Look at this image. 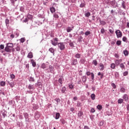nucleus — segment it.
Listing matches in <instances>:
<instances>
[{
  "instance_id": "f257e3e1",
  "label": "nucleus",
  "mask_w": 129,
  "mask_h": 129,
  "mask_svg": "<svg viewBox=\"0 0 129 129\" xmlns=\"http://www.w3.org/2000/svg\"><path fill=\"white\" fill-rule=\"evenodd\" d=\"M6 45L5 51L7 53H11L12 52V48L14 47V44L13 43H8L6 44Z\"/></svg>"
},
{
  "instance_id": "f03ea898",
  "label": "nucleus",
  "mask_w": 129,
  "mask_h": 129,
  "mask_svg": "<svg viewBox=\"0 0 129 129\" xmlns=\"http://www.w3.org/2000/svg\"><path fill=\"white\" fill-rule=\"evenodd\" d=\"M107 5H111L113 8H116L117 7V3L115 2V0H108Z\"/></svg>"
},
{
  "instance_id": "7ed1b4c3",
  "label": "nucleus",
  "mask_w": 129,
  "mask_h": 129,
  "mask_svg": "<svg viewBox=\"0 0 129 129\" xmlns=\"http://www.w3.org/2000/svg\"><path fill=\"white\" fill-rule=\"evenodd\" d=\"M57 45L58 48L61 50V51L62 50H64L65 49V45L64 44V43L63 42H59L57 43Z\"/></svg>"
},
{
  "instance_id": "20e7f679",
  "label": "nucleus",
  "mask_w": 129,
  "mask_h": 129,
  "mask_svg": "<svg viewBox=\"0 0 129 129\" xmlns=\"http://www.w3.org/2000/svg\"><path fill=\"white\" fill-rule=\"evenodd\" d=\"M115 33L116 35L117 38H121V37H122V33L120 30H117L115 31Z\"/></svg>"
},
{
  "instance_id": "39448f33",
  "label": "nucleus",
  "mask_w": 129,
  "mask_h": 129,
  "mask_svg": "<svg viewBox=\"0 0 129 129\" xmlns=\"http://www.w3.org/2000/svg\"><path fill=\"white\" fill-rule=\"evenodd\" d=\"M71 64L72 65V66H74L75 65H77L78 63V61L77 60V59L76 58H74L73 59L71 60Z\"/></svg>"
},
{
  "instance_id": "423d86ee",
  "label": "nucleus",
  "mask_w": 129,
  "mask_h": 129,
  "mask_svg": "<svg viewBox=\"0 0 129 129\" xmlns=\"http://www.w3.org/2000/svg\"><path fill=\"white\" fill-rule=\"evenodd\" d=\"M23 115L25 118V121L29 122L30 118H29V114L28 113H23Z\"/></svg>"
},
{
  "instance_id": "0eeeda50",
  "label": "nucleus",
  "mask_w": 129,
  "mask_h": 129,
  "mask_svg": "<svg viewBox=\"0 0 129 129\" xmlns=\"http://www.w3.org/2000/svg\"><path fill=\"white\" fill-rule=\"evenodd\" d=\"M121 62H122V59H116L114 60L115 64H116V66L120 65V63H121Z\"/></svg>"
},
{
  "instance_id": "6e6552de",
  "label": "nucleus",
  "mask_w": 129,
  "mask_h": 129,
  "mask_svg": "<svg viewBox=\"0 0 129 129\" xmlns=\"http://www.w3.org/2000/svg\"><path fill=\"white\" fill-rule=\"evenodd\" d=\"M80 64H85L86 63V59L84 57H82L80 59V61H79Z\"/></svg>"
},
{
  "instance_id": "1a4fd4ad",
  "label": "nucleus",
  "mask_w": 129,
  "mask_h": 129,
  "mask_svg": "<svg viewBox=\"0 0 129 129\" xmlns=\"http://www.w3.org/2000/svg\"><path fill=\"white\" fill-rule=\"evenodd\" d=\"M48 69L49 71V72L50 73H54V71H55V69H54V67L51 65L49 66Z\"/></svg>"
},
{
  "instance_id": "9d476101",
  "label": "nucleus",
  "mask_w": 129,
  "mask_h": 129,
  "mask_svg": "<svg viewBox=\"0 0 129 129\" xmlns=\"http://www.w3.org/2000/svg\"><path fill=\"white\" fill-rule=\"evenodd\" d=\"M73 29H74V26H72V27H68L67 29V33H70L71 31H73Z\"/></svg>"
},
{
  "instance_id": "9b49d317",
  "label": "nucleus",
  "mask_w": 129,
  "mask_h": 129,
  "mask_svg": "<svg viewBox=\"0 0 129 129\" xmlns=\"http://www.w3.org/2000/svg\"><path fill=\"white\" fill-rule=\"evenodd\" d=\"M99 67H100V71H103L104 70V64H103V63H100L99 64Z\"/></svg>"
},
{
  "instance_id": "f8f14e48",
  "label": "nucleus",
  "mask_w": 129,
  "mask_h": 129,
  "mask_svg": "<svg viewBox=\"0 0 129 129\" xmlns=\"http://www.w3.org/2000/svg\"><path fill=\"white\" fill-rule=\"evenodd\" d=\"M122 98L124 99V101H128V97L127 94L123 95Z\"/></svg>"
},
{
  "instance_id": "ddd939ff",
  "label": "nucleus",
  "mask_w": 129,
  "mask_h": 129,
  "mask_svg": "<svg viewBox=\"0 0 129 129\" xmlns=\"http://www.w3.org/2000/svg\"><path fill=\"white\" fill-rule=\"evenodd\" d=\"M28 88L29 90H32V89L33 90H35V87L34 86V85L29 84L28 85Z\"/></svg>"
},
{
  "instance_id": "4468645a",
  "label": "nucleus",
  "mask_w": 129,
  "mask_h": 129,
  "mask_svg": "<svg viewBox=\"0 0 129 129\" xmlns=\"http://www.w3.org/2000/svg\"><path fill=\"white\" fill-rule=\"evenodd\" d=\"M15 49L16 51H17V52H20V51H21V45L17 44L16 47H15Z\"/></svg>"
},
{
  "instance_id": "2eb2a0df",
  "label": "nucleus",
  "mask_w": 129,
  "mask_h": 129,
  "mask_svg": "<svg viewBox=\"0 0 129 129\" xmlns=\"http://www.w3.org/2000/svg\"><path fill=\"white\" fill-rule=\"evenodd\" d=\"M120 68H121V70H125V66L123 64V63H121L119 64Z\"/></svg>"
},
{
  "instance_id": "dca6fc26",
  "label": "nucleus",
  "mask_w": 129,
  "mask_h": 129,
  "mask_svg": "<svg viewBox=\"0 0 129 129\" xmlns=\"http://www.w3.org/2000/svg\"><path fill=\"white\" fill-rule=\"evenodd\" d=\"M60 91L61 93H64L66 94V87H63L60 89Z\"/></svg>"
},
{
  "instance_id": "f3484780",
  "label": "nucleus",
  "mask_w": 129,
  "mask_h": 129,
  "mask_svg": "<svg viewBox=\"0 0 129 129\" xmlns=\"http://www.w3.org/2000/svg\"><path fill=\"white\" fill-rule=\"evenodd\" d=\"M64 79H63V77H61L59 79H58V82L60 84H63V81Z\"/></svg>"
},
{
  "instance_id": "a211bd4d",
  "label": "nucleus",
  "mask_w": 129,
  "mask_h": 129,
  "mask_svg": "<svg viewBox=\"0 0 129 129\" xmlns=\"http://www.w3.org/2000/svg\"><path fill=\"white\" fill-rule=\"evenodd\" d=\"M76 105L77 107H81V106H83L82 103L79 101H77Z\"/></svg>"
},
{
  "instance_id": "6ab92c4d",
  "label": "nucleus",
  "mask_w": 129,
  "mask_h": 129,
  "mask_svg": "<svg viewBox=\"0 0 129 129\" xmlns=\"http://www.w3.org/2000/svg\"><path fill=\"white\" fill-rule=\"evenodd\" d=\"M75 58H77V59H80L81 58V54L80 53H76L75 55Z\"/></svg>"
},
{
  "instance_id": "aec40b11",
  "label": "nucleus",
  "mask_w": 129,
  "mask_h": 129,
  "mask_svg": "<svg viewBox=\"0 0 129 129\" xmlns=\"http://www.w3.org/2000/svg\"><path fill=\"white\" fill-rule=\"evenodd\" d=\"M90 16H91V14L90 12H86L85 13V16L86 17V18H89V17H90Z\"/></svg>"
},
{
  "instance_id": "412c9836",
  "label": "nucleus",
  "mask_w": 129,
  "mask_h": 129,
  "mask_svg": "<svg viewBox=\"0 0 129 129\" xmlns=\"http://www.w3.org/2000/svg\"><path fill=\"white\" fill-rule=\"evenodd\" d=\"M104 75V74H103V73L99 72L98 73V76H100L101 79H102V78H103Z\"/></svg>"
},
{
  "instance_id": "4be33fe9",
  "label": "nucleus",
  "mask_w": 129,
  "mask_h": 129,
  "mask_svg": "<svg viewBox=\"0 0 129 129\" xmlns=\"http://www.w3.org/2000/svg\"><path fill=\"white\" fill-rule=\"evenodd\" d=\"M5 23L7 27H9L10 26V20L8 19H6L5 20Z\"/></svg>"
},
{
  "instance_id": "5701e85b",
  "label": "nucleus",
  "mask_w": 129,
  "mask_h": 129,
  "mask_svg": "<svg viewBox=\"0 0 129 129\" xmlns=\"http://www.w3.org/2000/svg\"><path fill=\"white\" fill-rule=\"evenodd\" d=\"M31 63L32 64L33 67H36V61L34 59H31Z\"/></svg>"
},
{
  "instance_id": "b1692460",
  "label": "nucleus",
  "mask_w": 129,
  "mask_h": 129,
  "mask_svg": "<svg viewBox=\"0 0 129 129\" xmlns=\"http://www.w3.org/2000/svg\"><path fill=\"white\" fill-rule=\"evenodd\" d=\"M116 66V64H115V63H112L110 64V68H111V69H115Z\"/></svg>"
},
{
  "instance_id": "393cba45",
  "label": "nucleus",
  "mask_w": 129,
  "mask_h": 129,
  "mask_svg": "<svg viewBox=\"0 0 129 129\" xmlns=\"http://www.w3.org/2000/svg\"><path fill=\"white\" fill-rule=\"evenodd\" d=\"M48 64L43 63L41 64V68H42V69H46V68L47 67Z\"/></svg>"
},
{
  "instance_id": "a878e982",
  "label": "nucleus",
  "mask_w": 129,
  "mask_h": 129,
  "mask_svg": "<svg viewBox=\"0 0 129 129\" xmlns=\"http://www.w3.org/2000/svg\"><path fill=\"white\" fill-rule=\"evenodd\" d=\"M100 24L102 26L106 25V22L104 20H100Z\"/></svg>"
},
{
  "instance_id": "bb28decb",
  "label": "nucleus",
  "mask_w": 129,
  "mask_h": 129,
  "mask_svg": "<svg viewBox=\"0 0 129 129\" xmlns=\"http://www.w3.org/2000/svg\"><path fill=\"white\" fill-rule=\"evenodd\" d=\"M114 76H115V78H117V79L118 78V77H119V74L118 73V72H115Z\"/></svg>"
},
{
  "instance_id": "cd10ccee",
  "label": "nucleus",
  "mask_w": 129,
  "mask_h": 129,
  "mask_svg": "<svg viewBox=\"0 0 129 129\" xmlns=\"http://www.w3.org/2000/svg\"><path fill=\"white\" fill-rule=\"evenodd\" d=\"M27 57L28 58H29V59H32V58H33V53L32 52L29 53Z\"/></svg>"
},
{
  "instance_id": "c85d7f7f",
  "label": "nucleus",
  "mask_w": 129,
  "mask_h": 129,
  "mask_svg": "<svg viewBox=\"0 0 129 129\" xmlns=\"http://www.w3.org/2000/svg\"><path fill=\"white\" fill-rule=\"evenodd\" d=\"M68 85L70 89H74V85H73L72 84L69 83Z\"/></svg>"
},
{
  "instance_id": "c756f323",
  "label": "nucleus",
  "mask_w": 129,
  "mask_h": 129,
  "mask_svg": "<svg viewBox=\"0 0 129 129\" xmlns=\"http://www.w3.org/2000/svg\"><path fill=\"white\" fill-rule=\"evenodd\" d=\"M60 117V113H55V119H59V118Z\"/></svg>"
},
{
  "instance_id": "7c9ffc66",
  "label": "nucleus",
  "mask_w": 129,
  "mask_h": 129,
  "mask_svg": "<svg viewBox=\"0 0 129 129\" xmlns=\"http://www.w3.org/2000/svg\"><path fill=\"white\" fill-rule=\"evenodd\" d=\"M41 84L42 83L38 81L35 84V87H37V86H40Z\"/></svg>"
},
{
  "instance_id": "2f4dec72",
  "label": "nucleus",
  "mask_w": 129,
  "mask_h": 129,
  "mask_svg": "<svg viewBox=\"0 0 129 129\" xmlns=\"http://www.w3.org/2000/svg\"><path fill=\"white\" fill-rule=\"evenodd\" d=\"M8 83H9L10 87H12V88H13V87H14L15 86V83L14 82L10 83V82L8 81Z\"/></svg>"
},
{
  "instance_id": "473e14b6",
  "label": "nucleus",
  "mask_w": 129,
  "mask_h": 129,
  "mask_svg": "<svg viewBox=\"0 0 129 129\" xmlns=\"http://www.w3.org/2000/svg\"><path fill=\"white\" fill-rule=\"evenodd\" d=\"M83 82H86V81L87 80V78H86V76H84L82 78Z\"/></svg>"
},
{
  "instance_id": "72a5a7b5",
  "label": "nucleus",
  "mask_w": 129,
  "mask_h": 129,
  "mask_svg": "<svg viewBox=\"0 0 129 129\" xmlns=\"http://www.w3.org/2000/svg\"><path fill=\"white\" fill-rule=\"evenodd\" d=\"M30 82H35V79L33 77H30L29 79Z\"/></svg>"
},
{
  "instance_id": "f704fd0d",
  "label": "nucleus",
  "mask_w": 129,
  "mask_h": 129,
  "mask_svg": "<svg viewBox=\"0 0 129 129\" xmlns=\"http://www.w3.org/2000/svg\"><path fill=\"white\" fill-rule=\"evenodd\" d=\"M0 85L1 86L4 87V86H6V82L5 81H1L0 83Z\"/></svg>"
},
{
  "instance_id": "c9c22d12",
  "label": "nucleus",
  "mask_w": 129,
  "mask_h": 129,
  "mask_svg": "<svg viewBox=\"0 0 129 129\" xmlns=\"http://www.w3.org/2000/svg\"><path fill=\"white\" fill-rule=\"evenodd\" d=\"M123 54L124 56H128V51H127V50H124L123 51Z\"/></svg>"
},
{
  "instance_id": "e433bc0d",
  "label": "nucleus",
  "mask_w": 129,
  "mask_h": 129,
  "mask_svg": "<svg viewBox=\"0 0 129 129\" xmlns=\"http://www.w3.org/2000/svg\"><path fill=\"white\" fill-rule=\"evenodd\" d=\"M10 76L11 79H15L16 78V76L13 74H10Z\"/></svg>"
},
{
  "instance_id": "4c0bfd02",
  "label": "nucleus",
  "mask_w": 129,
  "mask_h": 129,
  "mask_svg": "<svg viewBox=\"0 0 129 129\" xmlns=\"http://www.w3.org/2000/svg\"><path fill=\"white\" fill-rule=\"evenodd\" d=\"M49 52H50V53H52L53 55L54 54V52H55V50H54V48H50L49 49Z\"/></svg>"
},
{
  "instance_id": "58836bf2",
  "label": "nucleus",
  "mask_w": 129,
  "mask_h": 129,
  "mask_svg": "<svg viewBox=\"0 0 129 129\" xmlns=\"http://www.w3.org/2000/svg\"><path fill=\"white\" fill-rule=\"evenodd\" d=\"M51 44H52L53 46H57L58 42H56L55 41H53V40H51Z\"/></svg>"
},
{
  "instance_id": "ea45409f",
  "label": "nucleus",
  "mask_w": 129,
  "mask_h": 129,
  "mask_svg": "<svg viewBox=\"0 0 129 129\" xmlns=\"http://www.w3.org/2000/svg\"><path fill=\"white\" fill-rule=\"evenodd\" d=\"M121 6H122V7L123 8V9H125L126 7H125V4L124 1L121 2Z\"/></svg>"
},
{
  "instance_id": "a19ab883",
  "label": "nucleus",
  "mask_w": 129,
  "mask_h": 129,
  "mask_svg": "<svg viewBox=\"0 0 129 129\" xmlns=\"http://www.w3.org/2000/svg\"><path fill=\"white\" fill-rule=\"evenodd\" d=\"M91 98L92 100H94V99H95V94H92L91 95Z\"/></svg>"
},
{
  "instance_id": "79ce46f5",
  "label": "nucleus",
  "mask_w": 129,
  "mask_h": 129,
  "mask_svg": "<svg viewBox=\"0 0 129 129\" xmlns=\"http://www.w3.org/2000/svg\"><path fill=\"white\" fill-rule=\"evenodd\" d=\"M120 92H122V93H124L125 92V89L124 88H121L120 89Z\"/></svg>"
},
{
  "instance_id": "37998d69",
  "label": "nucleus",
  "mask_w": 129,
  "mask_h": 129,
  "mask_svg": "<svg viewBox=\"0 0 129 129\" xmlns=\"http://www.w3.org/2000/svg\"><path fill=\"white\" fill-rule=\"evenodd\" d=\"M92 64L95 65V66H97V64H98L97 60H93Z\"/></svg>"
},
{
  "instance_id": "c03bdc74",
  "label": "nucleus",
  "mask_w": 129,
  "mask_h": 129,
  "mask_svg": "<svg viewBox=\"0 0 129 129\" xmlns=\"http://www.w3.org/2000/svg\"><path fill=\"white\" fill-rule=\"evenodd\" d=\"M50 10L51 13H55V8H54V7H51V8H50Z\"/></svg>"
},
{
  "instance_id": "a18cd8bd",
  "label": "nucleus",
  "mask_w": 129,
  "mask_h": 129,
  "mask_svg": "<svg viewBox=\"0 0 129 129\" xmlns=\"http://www.w3.org/2000/svg\"><path fill=\"white\" fill-rule=\"evenodd\" d=\"M82 40H83V37L82 36H81L78 38V41L80 43H81V42H82Z\"/></svg>"
},
{
  "instance_id": "49530a36",
  "label": "nucleus",
  "mask_w": 129,
  "mask_h": 129,
  "mask_svg": "<svg viewBox=\"0 0 129 129\" xmlns=\"http://www.w3.org/2000/svg\"><path fill=\"white\" fill-rule=\"evenodd\" d=\"M2 115L4 117V118H5V117H6V116H7V111H4L2 113Z\"/></svg>"
},
{
  "instance_id": "de8ad7c7",
  "label": "nucleus",
  "mask_w": 129,
  "mask_h": 129,
  "mask_svg": "<svg viewBox=\"0 0 129 129\" xmlns=\"http://www.w3.org/2000/svg\"><path fill=\"white\" fill-rule=\"evenodd\" d=\"M122 102H123V99H119L118 100V103H119V104H121Z\"/></svg>"
},
{
  "instance_id": "09e8293b",
  "label": "nucleus",
  "mask_w": 129,
  "mask_h": 129,
  "mask_svg": "<svg viewBox=\"0 0 129 129\" xmlns=\"http://www.w3.org/2000/svg\"><path fill=\"white\" fill-rule=\"evenodd\" d=\"M116 44L117 46H120V45H121V41L117 40Z\"/></svg>"
},
{
  "instance_id": "8fccbe9b",
  "label": "nucleus",
  "mask_w": 129,
  "mask_h": 129,
  "mask_svg": "<svg viewBox=\"0 0 129 129\" xmlns=\"http://www.w3.org/2000/svg\"><path fill=\"white\" fill-rule=\"evenodd\" d=\"M71 40H70V42L69 43V45L70 47H72V48H74V44L73 42H71Z\"/></svg>"
},
{
  "instance_id": "3c124183",
  "label": "nucleus",
  "mask_w": 129,
  "mask_h": 129,
  "mask_svg": "<svg viewBox=\"0 0 129 129\" xmlns=\"http://www.w3.org/2000/svg\"><path fill=\"white\" fill-rule=\"evenodd\" d=\"M14 103H15V101H14L13 100H10L9 102V105H13V104H14Z\"/></svg>"
},
{
  "instance_id": "603ef678",
  "label": "nucleus",
  "mask_w": 129,
  "mask_h": 129,
  "mask_svg": "<svg viewBox=\"0 0 129 129\" xmlns=\"http://www.w3.org/2000/svg\"><path fill=\"white\" fill-rule=\"evenodd\" d=\"M97 108H98L99 110H101V109H102V106L101 105H98L97 106Z\"/></svg>"
},
{
  "instance_id": "864d4df0",
  "label": "nucleus",
  "mask_w": 129,
  "mask_h": 129,
  "mask_svg": "<svg viewBox=\"0 0 129 129\" xmlns=\"http://www.w3.org/2000/svg\"><path fill=\"white\" fill-rule=\"evenodd\" d=\"M86 5L85 3H82L80 5V8H85Z\"/></svg>"
},
{
  "instance_id": "5fc2aeb1",
  "label": "nucleus",
  "mask_w": 129,
  "mask_h": 129,
  "mask_svg": "<svg viewBox=\"0 0 129 129\" xmlns=\"http://www.w3.org/2000/svg\"><path fill=\"white\" fill-rule=\"evenodd\" d=\"M53 17H54L55 19H59V15L56 13H54L53 15Z\"/></svg>"
},
{
  "instance_id": "6e6d98bb",
  "label": "nucleus",
  "mask_w": 129,
  "mask_h": 129,
  "mask_svg": "<svg viewBox=\"0 0 129 129\" xmlns=\"http://www.w3.org/2000/svg\"><path fill=\"white\" fill-rule=\"evenodd\" d=\"M111 85L113 87V88H114V89H115V88H116V85H115V84H114V83H112Z\"/></svg>"
},
{
  "instance_id": "4d7b16f0",
  "label": "nucleus",
  "mask_w": 129,
  "mask_h": 129,
  "mask_svg": "<svg viewBox=\"0 0 129 129\" xmlns=\"http://www.w3.org/2000/svg\"><path fill=\"white\" fill-rule=\"evenodd\" d=\"M109 32L110 34H113V33H114V30H113V29H109Z\"/></svg>"
},
{
  "instance_id": "13d9d810",
  "label": "nucleus",
  "mask_w": 129,
  "mask_h": 129,
  "mask_svg": "<svg viewBox=\"0 0 129 129\" xmlns=\"http://www.w3.org/2000/svg\"><path fill=\"white\" fill-rule=\"evenodd\" d=\"M27 18H28V19H33V16H32L30 14H28V15H27Z\"/></svg>"
},
{
  "instance_id": "bf43d9fd",
  "label": "nucleus",
  "mask_w": 129,
  "mask_h": 129,
  "mask_svg": "<svg viewBox=\"0 0 129 129\" xmlns=\"http://www.w3.org/2000/svg\"><path fill=\"white\" fill-rule=\"evenodd\" d=\"M128 75V72L125 71L123 73V76H127V75Z\"/></svg>"
},
{
  "instance_id": "052dcab7",
  "label": "nucleus",
  "mask_w": 129,
  "mask_h": 129,
  "mask_svg": "<svg viewBox=\"0 0 129 129\" xmlns=\"http://www.w3.org/2000/svg\"><path fill=\"white\" fill-rule=\"evenodd\" d=\"M60 121L62 124H64L66 122V121H65V120L64 119H61Z\"/></svg>"
},
{
  "instance_id": "680f3d73",
  "label": "nucleus",
  "mask_w": 129,
  "mask_h": 129,
  "mask_svg": "<svg viewBox=\"0 0 129 129\" xmlns=\"http://www.w3.org/2000/svg\"><path fill=\"white\" fill-rule=\"evenodd\" d=\"M91 77L92 80H94V74L93 73H91Z\"/></svg>"
},
{
  "instance_id": "e2e57ef3",
  "label": "nucleus",
  "mask_w": 129,
  "mask_h": 129,
  "mask_svg": "<svg viewBox=\"0 0 129 129\" xmlns=\"http://www.w3.org/2000/svg\"><path fill=\"white\" fill-rule=\"evenodd\" d=\"M25 41H26V39H25L24 38H22L20 39L21 43H24V42H25Z\"/></svg>"
},
{
  "instance_id": "0e129e2a",
  "label": "nucleus",
  "mask_w": 129,
  "mask_h": 129,
  "mask_svg": "<svg viewBox=\"0 0 129 129\" xmlns=\"http://www.w3.org/2000/svg\"><path fill=\"white\" fill-rule=\"evenodd\" d=\"M101 34H104V33H105V30L104 29V28H102L101 29Z\"/></svg>"
},
{
  "instance_id": "69168bd1",
  "label": "nucleus",
  "mask_w": 129,
  "mask_h": 129,
  "mask_svg": "<svg viewBox=\"0 0 129 129\" xmlns=\"http://www.w3.org/2000/svg\"><path fill=\"white\" fill-rule=\"evenodd\" d=\"M85 36H88L89 35H90V31H86L85 33Z\"/></svg>"
},
{
  "instance_id": "338daca9",
  "label": "nucleus",
  "mask_w": 129,
  "mask_h": 129,
  "mask_svg": "<svg viewBox=\"0 0 129 129\" xmlns=\"http://www.w3.org/2000/svg\"><path fill=\"white\" fill-rule=\"evenodd\" d=\"M122 41L123 42H126L127 41V38H126L125 37H123L122 38Z\"/></svg>"
},
{
  "instance_id": "774afa93",
  "label": "nucleus",
  "mask_w": 129,
  "mask_h": 129,
  "mask_svg": "<svg viewBox=\"0 0 129 129\" xmlns=\"http://www.w3.org/2000/svg\"><path fill=\"white\" fill-rule=\"evenodd\" d=\"M86 74L87 75V76H90V75H91V73H90L89 71H88L86 72Z\"/></svg>"
}]
</instances>
